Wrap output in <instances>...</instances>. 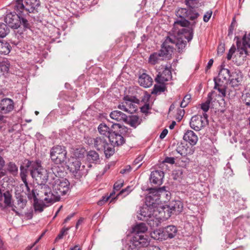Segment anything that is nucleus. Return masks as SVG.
Here are the masks:
<instances>
[{
  "mask_svg": "<svg viewBox=\"0 0 250 250\" xmlns=\"http://www.w3.org/2000/svg\"><path fill=\"white\" fill-rule=\"evenodd\" d=\"M236 25V21L235 20V18H233L232 21L231 22V23L229 27V29L228 30V36H231L232 35Z\"/></svg>",
  "mask_w": 250,
  "mask_h": 250,
  "instance_id": "nucleus-52",
  "label": "nucleus"
},
{
  "mask_svg": "<svg viewBox=\"0 0 250 250\" xmlns=\"http://www.w3.org/2000/svg\"><path fill=\"white\" fill-rule=\"evenodd\" d=\"M30 174L33 178L35 179L37 183L41 185V188L48 180L49 177L54 179L55 176H57L55 173H30Z\"/></svg>",
  "mask_w": 250,
  "mask_h": 250,
  "instance_id": "nucleus-17",
  "label": "nucleus"
},
{
  "mask_svg": "<svg viewBox=\"0 0 250 250\" xmlns=\"http://www.w3.org/2000/svg\"><path fill=\"white\" fill-rule=\"evenodd\" d=\"M112 127L114 130L111 131L108 139L110 143V145H112L114 147L122 146L125 142V137L127 135L129 129L119 124H114Z\"/></svg>",
  "mask_w": 250,
  "mask_h": 250,
  "instance_id": "nucleus-5",
  "label": "nucleus"
},
{
  "mask_svg": "<svg viewBox=\"0 0 250 250\" xmlns=\"http://www.w3.org/2000/svg\"><path fill=\"white\" fill-rule=\"evenodd\" d=\"M9 29L7 24L1 23H0V37L3 38L9 33Z\"/></svg>",
  "mask_w": 250,
  "mask_h": 250,
  "instance_id": "nucleus-41",
  "label": "nucleus"
},
{
  "mask_svg": "<svg viewBox=\"0 0 250 250\" xmlns=\"http://www.w3.org/2000/svg\"><path fill=\"white\" fill-rule=\"evenodd\" d=\"M5 165V161L3 158L0 156V170H1Z\"/></svg>",
  "mask_w": 250,
  "mask_h": 250,
  "instance_id": "nucleus-63",
  "label": "nucleus"
},
{
  "mask_svg": "<svg viewBox=\"0 0 250 250\" xmlns=\"http://www.w3.org/2000/svg\"><path fill=\"white\" fill-rule=\"evenodd\" d=\"M224 65L223 64L221 65V68L218 74V79H217L218 82H221V79L226 80L230 78L231 75L230 74L229 70L228 69L224 68Z\"/></svg>",
  "mask_w": 250,
  "mask_h": 250,
  "instance_id": "nucleus-31",
  "label": "nucleus"
},
{
  "mask_svg": "<svg viewBox=\"0 0 250 250\" xmlns=\"http://www.w3.org/2000/svg\"><path fill=\"white\" fill-rule=\"evenodd\" d=\"M85 149L84 148L82 147H80L76 148H74L73 150V156L78 158H82L84 157L85 153Z\"/></svg>",
  "mask_w": 250,
  "mask_h": 250,
  "instance_id": "nucleus-37",
  "label": "nucleus"
},
{
  "mask_svg": "<svg viewBox=\"0 0 250 250\" xmlns=\"http://www.w3.org/2000/svg\"><path fill=\"white\" fill-rule=\"evenodd\" d=\"M16 197L17 200V205L19 209H23L25 207L27 203L25 196L19 193L16 194Z\"/></svg>",
  "mask_w": 250,
  "mask_h": 250,
  "instance_id": "nucleus-32",
  "label": "nucleus"
},
{
  "mask_svg": "<svg viewBox=\"0 0 250 250\" xmlns=\"http://www.w3.org/2000/svg\"><path fill=\"white\" fill-rule=\"evenodd\" d=\"M183 209V203L179 200H174L171 201L169 205L167 207L157 208L156 210H154L155 212L159 211L160 216L159 218L167 219L170 217L171 214L175 215L181 213Z\"/></svg>",
  "mask_w": 250,
  "mask_h": 250,
  "instance_id": "nucleus-7",
  "label": "nucleus"
},
{
  "mask_svg": "<svg viewBox=\"0 0 250 250\" xmlns=\"http://www.w3.org/2000/svg\"><path fill=\"white\" fill-rule=\"evenodd\" d=\"M171 79L172 75L170 70L167 67H165L162 68L161 70L158 72L155 81L158 83L164 84Z\"/></svg>",
  "mask_w": 250,
  "mask_h": 250,
  "instance_id": "nucleus-15",
  "label": "nucleus"
},
{
  "mask_svg": "<svg viewBox=\"0 0 250 250\" xmlns=\"http://www.w3.org/2000/svg\"><path fill=\"white\" fill-rule=\"evenodd\" d=\"M85 143L92 146L98 151H104L105 156L109 158L115 153V148L112 145L108 142V139L104 137L91 138L87 137L85 138Z\"/></svg>",
  "mask_w": 250,
  "mask_h": 250,
  "instance_id": "nucleus-4",
  "label": "nucleus"
},
{
  "mask_svg": "<svg viewBox=\"0 0 250 250\" xmlns=\"http://www.w3.org/2000/svg\"><path fill=\"white\" fill-rule=\"evenodd\" d=\"M183 139L190 145L194 146L196 144L198 138L192 130H188L183 136Z\"/></svg>",
  "mask_w": 250,
  "mask_h": 250,
  "instance_id": "nucleus-23",
  "label": "nucleus"
},
{
  "mask_svg": "<svg viewBox=\"0 0 250 250\" xmlns=\"http://www.w3.org/2000/svg\"><path fill=\"white\" fill-rule=\"evenodd\" d=\"M111 119L117 122H124L127 119V116L122 112L118 110L112 111L110 114Z\"/></svg>",
  "mask_w": 250,
  "mask_h": 250,
  "instance_id": "nucleus-27",
  "label": "nucleus"
},
{
  "mask_svg": "<svg viewBox=\"0 0 250 250\" xmlns=\"http://www.w3.org/2000/svg\"><path fill=\"white\" fill-rule=\"evenodd\" d=\"M149 108L150 106L149 104H145L141 108V110L143 113H146L148 112Z\"/></svg>",
  "mask_w": 250,
  "mask_h": 250,
  "instance_id": "nucleus-59",
  "label": "nucleus"
},
{
  "mask_svg": "<svg viewBox=\"0 0 250 250\" xmlns=\"http://www.w3.org/2000/svg\"><path fill=\"white\" fill-rule=\"evenodd\" d=\"M142 121V119H140L138 116L136 115H133L127 117V119L125 121V122L129 125L131 126L136 128L139 125Z\"/></svg>",
  "mask_w": 250,
  "mask_h": 250,
  "instance_id": "nucleus-30",
  "label": "nucleus"
},
{
  "mask_svg": "<svg viewBox=\"0 0 250 250\" xmlns=\"http://www.w3.org/2000/svg\"><path fill=\"white\" fill-rule=\"evenodd\" d=\"M143 156H140L138 158H137L134 161L133 164L135 166V167H137L138 166H137L139 164L140 162L142 161L143 160Z\"/></svg>",
  "mask_w": 250,
  "mask_h": 250,
  "instance_id": "nucleus-61",
  "label": "nucleus"
},
{
  "mask_svg": "<svg viewBox=\"0 0 250 250\" xmlns=\"http://www.w3.org/2000/svg\"><path fill=\"white\" fill-rule=\"evenodd\" d=\"M225 51V47L223 44H220L218 46L217 53L218 54H222Z\"/></svg>",
  "mask_w": 250,
  "mask_h": 250,
  "instance_id": "nucleus-60",
  "label": "nucleus"
},
{
  "mask_svg": "<svg viewBox=\"0 0 250 250\" xmlns=\"http://www.w3.org/2000/svg\"><path fill=\"white\" fill-rule=\"evenodd\" d=\"M211 93H209L208 95V99L205 103H203L201 105V109L206 113L207 112L209 108V104L212 100Z\"/></svg>",
  "mask_w": 250,
  "mask_h": 250,
  "instance_id": "nucleus-39",
  "label": "nucleus"
},
{
  "mask_svg": "<svg viewBox=\"0 0 250 250\" xmlns=\"http://www.w3.org/2000/svg\"><path fill=\"white\" fill-rule=\"evenodd\" d=\"M191 99L190 95L187 94L183 98L182 101L181 103L180 106L182 108L186 107L189 103Z\"/></svg>",
  "mask_w": 250,
  "mask_h": 250,
  "instance_id": "nucleus-47",
  "label": "nucleus"
},
{
  "mask_svg": "<svg viewBox=\"0 0 250 250\" xmlns=\"http://www.w3.org/2000/svg\"><path fill=\"white\" fill-rule=\"evenodd\" d=\"M165 173H151L150 177L151 183L160 185L163 183Z\"/></svg>",
  "mask_w": 250,
  "mask_h": 250,
  "instance_id": "nucleus-28",
  "label": "nucleus"
},
{
  "mask_svg": "<svg viewBox=\"0 0 250 250\" xmlns=\"http://www.w3.org/2000/svg\"><path fill=\"white\" fill-rule=\"evenodd\" d=\"M215 85L214 88L217 89L221 94V96L224 97L226 96V86L223 85L220 82L217 81L216 78L214 79Z\"/></svg>",
  "mask_w": 250,
  "mask_h": 250,
  "instance_id": "nucleus-35",
  "label": "nucleus"
},
{
  "mask_svg": "<svg viewBox=\"0 0 250 250\" xmlns=\"http://www.w3.org/2000/svg\"><path fill=\"white\" fill-rule=\"evenodd\" d=\"M188 10L186 8H180L176 11L177 17L181 18L180 20H177L173 24V29L178 36L176 38H178L181 35H183V40L187 39L188 42L190 41L193 38V29L191 28L189 30L184 28L189 25L190 22L185 19L187 18Z\"/></svg>",
  "mask_w": 250,
  "mask_h": 250,
  "instance_id": "nucleus-3",
  "label": "nucleus"
},
{
  "mask_svg": "<svg viewBox=\"0 0 250 250\" xmlns=\"http://www.w3.org/2000/svg\"><path fill=\"white\" fill-rule=\"evenodd\" d=\"M235 39L237 40V51L239 53V57H242V60L244 61L247 56L249 55L247 49L250 48V34L248 36H247L246 35L243 36L242 42L239 40V37H236Z\"/></svg>",
  "mask_w": 250,
  "mask_h": 250,
  "instance_id": "nucleus-10",
  "label": "nucleus"
},
{
  "mask_svg": "<svg viewBox=\"0 0 250 250\" xmlns=\"http://www.w3.org/2000/svg\"><path fill=\"white\" fill-rule=\"evenodd\" d=\"M69 229V228H63L61 229L60 232L58 235L57 237L55 239V241H57L59 240L62 239L63 236L66 234L67 231H68Z\"/></svg>",
  "mask_w": 250,
  "mask_h": 250,
  "instance_id": "nucleus-53",
  "label": "nucleus"
},
{
  "mask_svg": "<svg viewBox=\"0 0 250 250\" xmlns=\"http://www.w3.org/2000/svg\"><path fill=\"white\" fill-rule=\"evenodd\" d=\"M199 16V14L195 10L189 9L187 18L191 21H195Z\"/></svg>",
  "mask_w": 250,
  "mask_h": 250,
  "instance_id": "nucleus-40",
  "label": "nucleus"
},
{
  "mask_svg": "<svg viewBox=\"0 0 250 250\" xmlns=\"http://www.w3.org/2000/svg\"><path fill=\"white\" fill-rule=\"evenodd\" d=\"M166 163H168L170 165H173L175 163V159L173 157H166L164 160L163 161L162 163L161 164V167L163 168V170L161 172H164L163 170H167V169H165L164 167L166 165Z\"/></svg>",
  "mask_w": 250,
  "mask_h": 250,
  "instance_id": "nucleus-43",
  "label": "nucleus"
},
{
  "mask_svg": "<svg viewBox=\"0 0 250 250\" xmlns=\"http://www.w3.org/2000/svg\"><path fill=\"white\" fill-rule=\"evenodd\" d=\"M53 185V192L47 185L42 186L37 195L46 203L59 201L61 196L65 195L69 189L70 183L66 179H57Z\"/></svg>",
  "mask_w": 250,
  "mask_h": 250,
  "instance_id": "nucleus-2",
  "label": "nucleus"
},
{
  "mask_svg": "<svg viewBox=\"0 0 250 250\" xmlns=\"http://www.w3.org/2000/svg\"><path fill=\"white\" fill-rule=\"evenodd\" d=\"M142 164H140L137 167H135V165H132L131 166L128 165L125 167V168L123 169L120 172H128L129 171H136L138 168L142 165Z\"/></svg>",
  "mask_w": 250,
  "mask_h": 250,
  "instance_id": "nucleus-49",
  "label": "nucleus"
},
{
  "mask_svg": "<svg viewBox=\"0 0 250 250\" xmlns=\"http://www.w3.org/2000/svg\"><path fill=\"white\" fill-rule=\"evenodd\" d=\"M124 184V181L122 179H120L118 180L114 185L113 189L114 190H116V191H118L120 189V188L123 186Z\"/></svg>",
  "mask_w": 250,
  "mask_h": 250,
  "instance_id": "nucleus-51",
  "label": "nucleus"
},
{
  "mask_svg": "<svg viewBox=\"0 0 250 250\" xmlns=\"http://www.w3.org/2000/svg\"><path fill=\"white\" fill-rule=\"evenodd\" d=\"M12 196L9 191H6L0 195V209L4 210L7 207H12Z\"/></svg>",
  "mask_w": 250,
  "mask_h": 250,
  "instance_id": "nucleus-20",
  "label": "nucleus"
},
{
  "mask_svg": "<svg viewBox=\"0 0 250 250\" xmlns=\"http://www.w3.org/2000/svg\"><path fill=\"white\" fill-rule=\"evenodd\" d=\"M177 232V229L175 226L169 225L162 229L155 230L151 233V237L158 240H166L174 237Z\"/></svg>",
  "mask_w": 250,
  "mask_h": 250,
  "instance_id": "nucleus-9",
  "label": "nucleus"
},
{
  "mask_svg": "<svg viewBox=\"0 0 250 250\" xmlns=\"http://www.w3.org/2000/svg\"><path fill=\"white\" fill-rule=\"evenodd\" d=\"M91 167V165L89 163H85V165L82 166L81 162L77 159H76L68 166L69 168H70V172H78V171H83L85 170L86 172H87L88 170V168H90Z\"/></svg>",
  "mask_w": 250,
  "mask_h": 250,
  "instance_id": "nucleus-19",
  "label": "nucleus"
},
{
  "mask_svg": "<svg viewBox=\"0 0 250 250\" xmlns=\"http://www.w3.org/2000/svg\"><path fill=\"white\" fill-rule=\"evenodd\" d=\"M10 44L6 42L0 41V54L7 55L9 53L11 50Z\"/></svg>",
  "mask_w": 250,
  "mask_h": 250,
  "instance_id": "nucleus-36",
  "label": "nucleus"
},
{
  "mask_svg": "<svg viewBox=\"0 0 250 250\" xmlns=\"http://www.w3.org/2000/svg\"><path fill=\"white\" fill-rule=\"evenodd\" d=\"M17 14L15 12L8 13L4 19L6 23L12 29H18L22 24L24 28H29V23L25 18L24 14L18 12Z\"/></svg>",
  "mask_w": 250,
  "mask_h": 250,
  "instance_id": "nucleus-6",
  "label": "nucleus"
},
{
  "mask_svg": "<svg viewBox=\"0 0 250 250\" xmlns=\"http://www.w3.org/2000/svg\"><path fill=\"white\" fill-rule=\"evenodd\" d=\"M158 194L160 195V198L162 196L169 197V192L167 191L165 188V187L162 188H157Z\"/></svg>",
  "mask_w": 250,
  "mask_h": 250,
  "instance_id": "nucleus-48",
  "label": "nucleus"
},
{
  "mask_svg": "<svg viewBox=\"0 0 250 250\" xmlns=\"http://www.w3.org/2000/svg\"><path fill=\"white\" fill-rule=\"evenodd\" d=\"M236 50V47L234 45H233L230 47V48L229 49V51L227 54V59L228 60H230L231 59L232 55L235 53Z\"/></svg>",
  "mask_w": 250,
  "mask_h": 250,
  "instance_id": "nucleus-54",
  "label": "nucleus"
},
{
  "mask_svg": "<svg viewBox=\"0 0 250 250\" xmlns=\"http://www.w3.org/2000/svg\"><path fill=\"white\" fill-rule=\"evenodd\" d=\"M212 11H208L206 13L203 17V20L205 22H208L212 15Z\"/></svg>",
  "mask_w": 250,
  "mask_h": 250,
  "instance_id": "nucleus-55",
  "label": "nucleus"
},
{
  "mask_svg": "<svg viewBox=\"0 0 250 250\" xmlns=\"http://www.w3.org/2000/svg\"><path fill=\"white\" fill-rule=\"evenodd\" d=\"M243 80V75L240 71L232 73L230 78V84L233 87L239 85Z\"/></svg>",
  "mask_w": 250,
  "mask_h": 250,
  "instance_id": "nucleus-24",
  "label": "nucleus"
},
{
  "mask_svg": "<svg viewBox=\"0 0 250 250\" xmlns=\"http://www.w3.org/2000/svg\"><path fill=\"white\" fill-rule=\"evenodd\" d=\"M28 197L29 198L33 197L34 201V205L35 210L39 211V212H42L43 210L44 206L38 203V198L36 195L34 190H32V194L29 195Z\"/></svg>",
  "mask_w": 250,
  "mask_h": 250,
  "instance_id": "nucleus-33",
  "label": "nucleus"
},
{
  "mask_svg": "<svg viewBox=\"0 0 250 250\" xmlns=\"http://www.w3.org/2000/svg\"><path fill=\"white\" fill-rule=\"evenodd\" d=\"M146 209V208H142L140 210L141 213L140 214V215L138 216V218L139 219L142 220H146V218H147V217H149L150 218H151L150 217V214L146 212L145 209Z\"/></svg>",
  "mask_w": 250,
  "mask_h": 250,
  "instance_id": "nucleus-50",
  "label": "nucleus"
},
{
  "mask_svg": "<svg viewBox=\"0 0 250 250\" xmlns=\"http://www.w3.org/2000/svg\"><path fill=\"white\" fill-rule=\"evenodd\" d=\"M182 156H187L188 155L192 154L193 150L192 148L184 143H178L176 149V151Z\"/></svg>",
  "mask_w": 250,
  "mask_h": 250,
  "instance_id": "nucleus-21",
  "label": "nucleus"
},
{
  "mask_svg": "<svg viewBox=\"0 0 250 250\" xmlns=\"http://www.w3.org/2000/svg\"><path fill=\"white\" fill-rule=\"evenodd\" d=\"M146 249L147 250H161L158 247L155 246H149Z\"/></svg>",
  "mask_w": 250,
  "mask_h": 250,
  "instance_id": "nucleus-64",
  "label": "nucleus"
},
{
  "mask_svg": "<svg viewBox=\"0 0 250 250\" xmlns=\"http://www.w3.org/2000/svg\"><path fill=\"white\" fill-rule=\"evenodd\" d=\"M10 63L7 59H4L2 62H0V71L3 73H8Z\"/></svg>",
  "mask_w": 250,
  "mask_h": 250,
  "instance_id": "nucleus-38",
  "label": "nucleus"
},
{
  "mask_svg": "<svg viewBox=\"0 0 250 250\" xmlns=\"http://www.w3.org/2000/svg\"><path fill=\"white\" fill-rule=\"evenodd\" d=\"M244 101L247 105L250 106V92L246 93Z\"/></svg>",
  "mask_w": 250,
  "mask_h": 250,
  "instance_id": "nucleus-58",
  "label": "nucleus"
},
{
  "mask_svg": "<svg viewBox=\"0 0 250 250\" xmlns=\"http://www.w3.org/2000/svg\"><path fill=\"white\" fill-rule=\"evenodd\" d=\"M131 187L130 186H128L125 188L123 189L116 196V197L114 198H112L110 201V202H112L113 200L117 198L120 195H122L123 194H125L124 197L128 195L130 191H131L130 189Z\"/></svg>",
  "mask_w": 250,
  "mask_h": 250,
  "instance_id": "nucleus-45",
  "label": "nucleus"
},
{
  "mask_svg": "<svg viewBox=\"0 0 250 250\" xmlns=\"http://www.w3.org/2000/svg\"><path fill=\"white\" fill-rule=\"evenodd\" d=\"M128 107L127 105L126 104V101H125V102L122 104H120L118 105V107L120 109L123 110L124 111H125L127 112V107Z\"/></svg>",
  "mask_w": 250,
  "mask_h": 250,
  "instance_id": "nucleus-56",
  "label": "nucleus"
},
{
  "mask_svg": "<svg viewBox=\"0 0 250 250\" xmlns=\"http://www.w3.org/2000/svg\"><path fill=\"white\" fill-rule=\"evenodd\" d=\"M109 199V197L108 196H103L102 199L100 200L97 204L99 206H102L104 205L106 202H107Z\"/></svg>",
  "mask_w": 250,
  "mask_h": 250,
  "instance_id": "nucleus-57",
  "label": "nucleus"
},
{
  "mask_svg": "<svg viewBox=\"0 0 250 250\" xmlns=\"http://www.w3.org/2000/svg\"><path fill=\"white\" fill-rule=\"evenodd\" d=\"M138 83L141 86L147 88L152 85L153 79L149 75L143 73L139 77Z\"/></svg>",
  "mask_w": 250,
  "mask_h": 250,
  "instance_id": "nucleus-22",
  "label": "nucleus"
},
{
  "mask_svg": "<svg viewBox=\"0 0 250 250\" xmlns=\"http://www.w3.org/2000/svg\"><path fill=\"white\" fill-rule=\"evenodd\" d=\"M87 159L90 163H97L99 161V155L95 150H90L87 153Z\"/></svg>",
  "mask_w": 250,
  "mask_h": 250,
  "instance_id": "nucleus-34",
  "label": "nucleus"
},
{
  "mask_svg": "<svg viewBox=\"0 0 250 250\" xmlns=\"http://www.w3.org/2000/svg\"><path fill=\"white\" fill-rule=\"evenodd\" d=\"M149 193L146 198V204L147 207L156 208L160 201L157 188L148 189Z\"/></svg>",
  "mask_w": 250,
  "mask_h": 250,
  "instance_id": "nucleus-14",
  "label": "nucleus"
},
{
  "mask_svg": "<svg viewBox=\"0 0 250 250\" xmlns=\"http://www.w3.org/2000/svg\"><path fill=\"white\" fill-rule=\"evenodd\" d=\"M21 172H41L43 170L41 161H30L25 159L20 167Z\"/></svg>",
  "mask_w": 250,
  "mask_h": 250,
  "instance_id": "nucleus-13",
  "label": "nucleus"
},
{
  "mask_svg": "<svg viewBox=\"0 0 250 250\" xmlns=\"http://www.w3.org/2000/svg\"><path fill=\"white\" fill-rule=\"evenodd\" d=\"M167 133H168V131L167 129H164L160 135V138L162 139H164L166 137V136L167 135Z\"/></svg>",
  "mask_w": 250,
  "mask_h": 250,
  "instance_id": "nucleus-62",
  "label": "nucleus"
},
{
  "mask_svg": "<svg viewBox=\"0 0 250 250\" xmlns=\"http://www.w3.org/2000/svg\"><path fill=\"white\" fill-rule=\"evenodd\" d=\"M37 0H17L14 4V9L25 15L32 13L39 4Z\"/></svg>",
  "mask_w": 250,
  "mask_h": 250,
  "instance_id": "nucleus-8",
  "label": "nucleus"
},
{
  "mask_svg": "<svg viewBox=\"0 0 250 250\" xmlns=\"http://www.w3.org/2000/svg\"><path fill=\"white\" fill-rule=\"evenodd\" d=\"M6 167L7 170L8 172H18V167L13 162H10L8 163Z\"/></svg>",
  "mask_w": 250,
  "mask_h": 250,
  "instance_id": "nucleus-46",
  "label": "nucleus"
},
{
  "mask_svg": "<svg viewBox=\"0 0 250 250\" xmlns=\"http://www.w3.org/2000/svg\"><path fill=\"white\" fill-rule=\"evenodd\" d=\"M67 152L65 147L62 146H56L50 150V157L56 164L63 162L66 159Z\"/></svg>",
  "mask_w": 250,
  "mask_h": 250,
  "instance_id": "nucleus-12",
  "label": "nucleus"
},
{
  "mask_svg": "<svg viewBox=\"0 0 250 250\" xmlns=\"http://www.w3.org/2000/svg\"><path fill=\"white\" fill-rule=\"evenodd\" d=\"M98 130L100 134L103 135V137L106 138L108 139L109 136H110V134L111 131H112L114 129L112 127L110 129L107 125H106L105 124H101L99 125Z\"/></svg>",
  "mask_w": 250,
  "mask_h": 250,
  "instance_id": "nucleus-26",
  "label": "nucleus"
},
{
  "mask_svg": "<svg viewBox=\"0 0 250 250\" xmlns=\"http://www.w3.org/2000/svg\"><path fill=\"white\" fill-rule=\"evenodd\" d=\"M183 37L182 35L178 38H176V36L173 35L167 37L160 52L154 53L150 56L149 62L154 65L163 61L164 58H169L172 55L175 46L178 48L179 51L183 50L187 44V42L183 40Z\"/></svg>",
  "mask_w": 250,
  "mask_h": 250,
  "instance_id": "nucleus-1",
  "label": "nucleus"
},
{
  "mask_svg": "<svg viewBox=\"0 0 250 250\" xmlns=\"http://www.w3.org/2000/svg\"><path fill=\"white\" fill-rule=\"evenodd\" d=\"M14 102L9 98H4L0 102V112L2 114H7L14 109Z\"/></svg>",
  "mask_w": 250,
  "mask_h": 250,
  "instance_id": "nucleus-18",
  "label": "nucleus"
},
{
  "mask_svg": "<svg viewBox=\"0 0 250 250\" xmlns=\"http://www.w3.org/2000/svg\"><path fill=\"white\" fill-rule=\"evenodd\" d=\"M147 230V227L144 223H140L136 224L134 227L132 228V232L136 234H143Z\"/></svg>",
  "mask_w": 250,
  "mask_h": 250,
  "instance_id": "nucleus-29",
  "label": "nucleus"
},
{
  "mask_svg": "<svg viewBox=\"0 0 250 250\" xmlns=\"http://www.w3.org/2000/svg\"><path fill=\"white\" fill-rule=\"evenodd\" d=\"M133 98L129 97L128 96L124 97V100L126 101V104L128 106L127 112L130 114L135 113L137 110V106L136 104L133 102Z\"/></svg>",
  "mask_w": 250,
  "mask_h": 250,
  "instance_id": "nucleus-25",
  "label": "nucleus"
},
{
  "mask_svg": "<svg viewBox=\"0 0 250 250\" xmlns=\"http://www.w3.org/2000/svg\"><path fill=\"white\" fill-rule=\"evenodd\" d=\"M208 116L206 113L203 115H196L192 116L189 122L190 127L196 131L204 128L208 124Z\"/></svg>",
  "mask_w": 250,
  "mask_h": 250,
  "instance_id": "nucleus-11",
  "label": "nucleus"
},
{
  "mask_svg": "<svg viewBox=\"0 0 250 250\" xmlns=\"http://www.w3.org/2000/svg\"><path fill=\"white\" fill-rule=\"evenodd\" d=\"M166 89V86L164 85H157L155 84L154 86L153 90L151 92L152 94H160L161 92L165 91Z\"/></svg>",
  "mask_w": 250,
  "mask_h": 250,
  "instance_id": "nucleus-42",
  "label": "nucleus"
},
{
  "mask_svg": "<svg viewBox=\"0 0 250 250\" xmlns=\"http://www.w3.org/2000/svg\"><path fill=\"white\" fill-rule=\"evenodd\" d=\"M130 244L132 247L141 248L147 246L149 241L146 235L136 234L132 237Z\"/></svg>",
  "mask_w": 250,
  "mask_h": 250,
  "instance_id": "nucleus-16",
  "label": "nucleus"
},
{
  "mask_svg": "<svg viewBox=\"0 0 250 250\" xmlns=\"http://www.w3.org/2000/svg\"><path fill=\"white\" fill-rule=\"evenodd\" d=\"M185 3L189 9L194 10L197 7L198 1L197 0H185Z\"/></svg>",
  "mask_w": 250,
  "mask_h": 250,
  "instance_id": "nucleus-44",
  "label": "nucleus"
}]
</instances>
